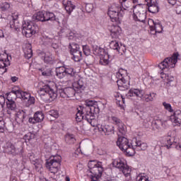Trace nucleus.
I'll use <instances>...</instances> for the list:
<instances>
[{
  "label": "nucleus",
  "mask_w": 181,
  "mask_h": 181,
  "mask_svg": "<svg viewBox=\"0 0 181 181\" xmlns=\"http://www.w3.org/2000/svg\"><path fill=\"white\" fill-rule=\"evenodd\" d=\"M75 88L79 90L80 93H83L84 88H86V83L83 81V80L79 79L76 84H75Z\"/></svg>",
  "instance_id": "37"
},
{
  "label": "nucleus",
  "mask_w": 181,
  "mask_h": 181,
  "mask_svg": "<svg viewBox=\"0 0 181 181\" xmlns=\"http://www.w3.org/2000/svg\"><path fill=\"white\" fill-rule=\"evenodd\" d=\"M173 142H175V141L173 140V137H170V135H168V138H167V144L165 146L167 149H170V148H173Z\"/></svg>",
  "instance_id": "43"
},
{
  "label": "nucleus",
  "mask_w": 181,
  "mask_h": 181,
  "mask_svg": "<svg viewBox=\"0 0 181 181\" xmlns=\"http://www.w3.org/2000/svg\"><path fill=\"white\" fill-rule=\"evenodd\" d=\"M6 105L8 108L7 114H8L9 115H11V111H16V110H18V107H16V103L13 101H11V102L7 101Z\"/></svg>",
  "instance_id": "35"
},
{
  "label": "nucleus",
  "mask_w": 181,
  "mask_h": 181,
  "mask_svg": "<svg viewBox=\"0 0 181 181\" xmlns=\"http://www.w3.org/2000/svg\"><path fill=\"white\" fill-rule=\"evenodd\" d=\"M119 2L121 3L122 7L119 6L117 8V12L119 18H121L128 12L127 9L131 8L132 4H138V0H119Z\"/></svg>",
  "instance_id": "10"
},
{
  "label": "nucleus",
  "mask_w": 181,
  "mask_h": 181,
  "mask_svg": "<svg viewBox=\"0 0 181 181\" xmlns=\"http://www.w3.org/2000/svg\"><path fill=\"white\" fill-rule=\"evenodd\" d=\"M161 148H162V146H160V145L157 144V145L156 146V147H155V151H156L157 149H159V151H160V153H162V151H160Z\"/></svg>",
  "instance_id": "62"
},
{
  "label": "nucleus",
  "mask_w": 181,
  "mask_h": 181,
  "mask_svg": "<svg viewBox=\"0 0 181 181\" xmlns=\"http://www.w3.org/2000/svg\"><path fill=\"white\" fill-rule=\"evenodd\" d=\"M156 125H157V128H159V127H160V125L163 126V123H162V122H160V120H157L155 122Z\"/></svg>",
  "instance_id": "61"
},
{
  "label": "nucleus",
  "mask_w": 181,
  "mask_h": 181,
  "mask_svg": "<svg viewBox=\"0 0 181 181\" xmlns=\"http://www.w3.org/2000/svg\"><path fill=\"white\" fill-rule=\"evenodd\" d=\"M168 4H170V5H172L173 6L176 5V2L177 0H167Z\"/></svg>",
  "instance_id": "60"
},
{
  "label": "nucleus",
  "mask_w": 181,
  "mask_h": 181,
  "mask_svg": "<svg viewBox=\"0 0 181 181\" xmlns=\"http://www.w3.org/2000/svg\"><path fill=\"white\" fill-rule=\"evenodd\" d=\"M8 151L11 153H15V152H16V149L15 148V146H11L10 148H8Z\"/></svg>",
  "instance_id": "58"
},
{
  "label": "nucleus",
  "mask_w": 181,
  "mask_h": 181,
  "mask_svg": "<svg viewBox=\"0 0 181 181\" xmlns=\"http://www.w3.org/2000/svg\"><path fill=\"white\" fill-rule=\"evenodd\" d=\"M10 28L17 31L21 29V23L18 20V16H13L12 20L10 21Z\"/></svg>",
  "instance_id": "29"
},
{
  "label": "nucleus",
  "mask_w": 181,
  "mask_h": 181,
  "mask_svg": "<svg viewBox=\"0 0 181 181\" xmlns=\"http://www.w3.org/2000/svg\"><path fill=\"white\" fill-rule=\"evenodd\" d=\"M175 11H176V13H177L178 15L181 13V4L178 6L175 4Z\"/></svg>",
  "instance_id": "56"
},
{
  "label": "nucleus",
  "mask_w": 181,
  "mask_h": 181,
  "mask_svg": "<svg viewBox=\"0 0 181 181\" xmlns=\"http://www.w3.org/2000/svg\"><path fill=\"white\" fill-rule=\"evenodd\" d=\"M119 30H121V28L118 26L112 27V29L110 30L112 39H118V37H119V35H121Z\"/></svg>",
  "instance_id": "30"
},
{
  "label": "nucleus",
  "mask_w": 181,
  "mask_h": 181,
  "mask_svg": "<svg viewBox=\"0 0 181 181\" xmlns=\"http://www.w3.org/2000/svg\"><path fill=\"white\" fill-rule=\"evenodd\" d=\"M83 50L85 56H87L85 58L86 63L91 64V63H93V56L90 55L91 54L90 47H88V45H83Z\"/></svg>",
  "instance_id": "22"
},
{
  "label": "nucleus",
  "mask_w": 181,
  "mask_h": 181,
  "mask_svg": "<svg viewBox=\"0 0 181 181\" xmlns=\"http://www.w3.org/2000/svg\"><path fill=\"white\" fill-rule=\"evenodd\" d=\"M148 23L150 26L151 30H155L156 33H162L163 27L160 23H155L153 20L149 19Z\"/></svg>",
  "instance_id": "20"
},
{
  "label": "nucleus",
  "mask_w": 181,
  "mask_h": 181,
  "mask_svg": "<svg viewBox=\"0 0 181 181\" xmlns=\"http://www.w3.org/2000/svg\"><path fill=\"white\" fill-rule=\"evenodd\" d=\"M107 15L110 16L112 22H115L117 25L121 23V18L118 14V10L115 11L112 8H109Z\"/></svg>",
  "instance_id": "19"
},
{
  "label": "nucleus",
  "mask_w": 181,
  "mask_h": 181,
  "mask_svg": "<svg viewBox=\"0 0 181 181\" xmlns=\"http://www.w3.org/2000/svg\"><path fill=\"white\" fill-rule=\"evenodd\" d=\"M49 115L50 117H53L54 118H58L59 117V112L55 110H52L48 112Z\"/></svg>",
  "instance_id": "47"
},
{
  "label": "nucleus",
  "mask_w": 181,
  "mask_h": 181,
  "mask_svg": "<svg viewBox=\"0 0 181 181\" xmlns=\"http://www.w3.org/2000/svg\"><path fill=\"white\" fill-rule=\"evenodd\" d=\"M21 97V93H19V90H11L10 93L7 94V100L9 102L16 101V98H19Z\"/></svg>",
  "instance_id": "28"
},
{
  "label": "nucleus",
  "mask_w": 181,
  "mask_h": 181,
  "mask_svg": "<svg viewBox=\"0 0 181 181\" xmlns=\"http://www.w3.org/2000/svg\"><path fill=\"white\" fill-rule=\"evenodd\" d=\"M117 84L118 89L120 90V91H125V90H128L129 88V82L127 80H117Z\"/></svg>",
  "instance_id": "27"
},
{
  "label": "nucleus",
  "mask_w": 181,
  "mask_h": 181,
  "mask_svg": "<svg viewBox=\"0 0 181 181\" xmlns=\"http://www.w3.org/2000/svg\"><path fill=\"white\" fill-rule=\"evenodd\" d=\"M62 5L64 6L65 10L69 15H70L71 12H73L74 8H76V6L69 0H63Z\"/></svg>",
  "instance_id": "25"
},
{
  "label": "nucleus",
  "mask_w": 181,
  "mask_h": 181,
  "mask_svg": "<svg viewBox=\"0 0 181 181\" xmlns=\"http://www.w3.org/2000/svg\"><path fill=\"white\" fill-rule=\"evenodd\" d=\"M117 145L121 151H125L127 148H129L131 144H129V140H128V139L124 136H120L117 139Z\"/></svg>",
  "instance_id": "18"
},
{
  "label": "nucleus",
  "mask_w": 181,
  "mask_h": 181,
  "mask_svg": "<svg viewBox=\"0 0 181 181\" xmlns=\"http://www.w3.org/2000/svg\"><path fill=\"white\" fill-rule=\"evenodd\" d=\"M132 145L136 146L138 151H145L148 148L146 143H142V141H138L136 139H133Z\"/></svg>",
  "instance_id": "24"
},
{
  "label": "nucleus",
  "mask_w": 181,
  "mask_h": 181,
  "mask_svg": "<svg viewBox=\"0 0 181 181\" xmlns=\"http://www.w3.org/2000/svg\"><path fill=\"white\" fill-rule=\"evenodd\" d=\"M45 63H53L54 62V57L51 53H47L44 58Z\"/></svg>",
  "instance_id": "41"
},
{
  "label": "nucleus",
  "mask_w": 181,
  "mask_h": 181,
  "mask_svg": "<svg viewBox=\"0 0 181 181\" xmlns=\"http://www.w3.org/2000/svg\"><path fill=\"white\" fill-rule=\"evenodd\" d=\"M109 46L110 49L117 50V52H119V43L116 40L110 41Z\"/></svg>",
  "instance_id": "40"
},
{
  "label": "nucleus",
  "mask_w": 181,
  "mask_h": 181,
  "mask_svg": "<svg viewBox=\"0 0 181 181\" xmlns=\"http://www.w3.org/2000/svg\"><path fill=\"white\" fill-rule=\"evenodd\" d=\"M156 97V93H151L149 94L144 95L143 94V98L145 100L146 103H151V101H153L155 100V98Z\"/></svg>",
  "instance_id": "36"
},
{
  "label": "nucleus",
  "mask_w": 181,
  "mask_h": 181,
  "mask_svg": "<svg viewBox=\"0 0 181 181\" xmlns=\"http://www.w3.org/2000/svg\"><path fill=\"white\" fill-rule=\"evenodd\" d=\"M0 104L5 105V96L0 95Z\"/></svg>",
  "instance_id": "59"
},
{
  "label": "nucleus",
  "mask_w": 181,
  "mask_h": 181,
  "mask_svg": "<svg viewBox=\"0 0 181 181\" xmlns=\"http://www.w3.org/2000/svg\"><path fill=\"white\" fill-rule=\"evenodd\" d=\"M33 136V134H32V133H28L24 136L23 139L25 141V142H29V141L32 139Z\"/></svg>",
  "instance_id": "53"
},
{
  "label": "nucleus",
  "mask_w": 181,
  "mask_h": 181,
  "mask_svg": "<svg viewBox=\"0 0 181 181\" xmlns=\"http://www.w3.org/2000/svg\"><path fill=\"white\" fill-rule=\"evenodd\" d=\"M117 104H119V107H122L121 104H125V99L122 98V96L118 95L117 98H116Z\"/></svg>",
  "instance_id": "48"
},
{
  "label": "nucleus",
  "mask_w": 181,
  "mask_h": 181,
  "mask_svg": "<svg viewBox=\"0 0 181 181\" xmlns=\"http://www.w3.org/2000/svg\"><path fill=\"white\" fill-rule=\"evenodd\" d=\"M65 76L74 77V76H76V71L73 68H65Z\"/></svg>",
  "instance_id": "42"
},
{
  "label": "nucleus",
  "mask_w": 181,
  "mask_h": 181,
  "mask_svg": "<svg viewBox=\"0 0 181 181\" xmlns=\"http://www.w3.org/2000/svg\"><path fill=\"white\" fill-rule=\"evenodd\" d=\"M112 121L113 124L115 125H117L118 127V136H121L122 135H125L127 134V127H125V125L121 121V119L115 116H112Z\"/></svg>",
  "instance_id": "12"
},
{
  "label": "nucleus",
  "mask_w": 181,
  "mask_h": 181,
  "mask_svg": "<svg viewBox=\"0 0 181 181\" xmlns=\"http://www.w3.org/2000/svg\"><path fill=\"white\" fill-rule=\"evenodd\" d=\"M11 81H13V83L18 81V77H16V76L11 77Z\"/></svg>",
  "instance_id": "63"
},
{
  "label": "nucleus",
  "mask_w": 181,
  "mask_h": 181,
  "mask_svg": "<svg viewBox=\"0 0 181 181\" xmlns=\"http://www.w3.org/2000/svg\"><path fill=\"white\" fill-rule=\"evenodd\" d=\"M165 78L167 80V83L168 84H170L171 83H173V81H175V77H173V76L172 75H166L165 74Z\"/></svg>",
  "instance_id": "51"
},
{
  "label": "nucleus",
  "mask_w": 181,
  "mask_h": 181,
  "mask_svg": "<svg viewBox=\"0 0 181 181\" xmlns=\"http://www.w3.org/2000/svg\"><path fill=\"white\" fill-rule=\"evenodd\" d=\"M5 128V122L4 119L0 117V129H4Z\"/></svg>",
  "instance_id": "55"
},
{
  "label": "nucleus",
  "mask_w": 181,
  "mask_h": 181,
  "mask_svg": "<svg viewBox=\"0 0 181 181\" xmlns=\"http://www.w3.org/2000/svg\"><path fill=\"white\" fill-rule=\"evenodd\" d=\"M163 107L167 110V111H169V112H173V109H172V105L169 103H166V102L163 103Z\"/></svg>",
  "instance_id": "49"
},
{
  "label": "nucleus",
  "mask_w": 181,
  "mask_h": 181,
  "mask_svg": "<svg viewBox=\"0 0 181 181\" xmlns=\"http://www.w3.org/2000/svg\"><path fill=\"white\" fill-rule=\"evenodd\" d=\"M181 111L177 110L174 112L173 115L170 116V120L172 122L175 124V125H180L181 124Z\"/></svg>",
  "instance_id": "26"
},
{
  "label": "nucleus",
  "mask_w": 181,
  "mask_h": 181,
  "mask_svg": "<svg viewBox=\"0 0 181 181\" xmlns=\"http://www.w3.org/2000/svg\"><path fill=\"white\" fill-rule=\"evenodd\" d=\"M43 119H45V115L43 114V112L37 111L34 114V116L33 117H30L28 119V122L30 124H35L39 122H42Z\"/></svg>",
  "instance_id": "16"
},
{
  "label": "nucleus",
  "mask_w": 181,
  "mask_h": 181,
  "mask_svg": "<svg viewBox=\"0 0 181 181\" xmlns=\"http://www.w3.org/2000/svg\"><path fill=\"white\" fill-rule=\"evenodd\" d=\"M11 65L9 59H8V54H3L0 55V74L6 73V67Z\"/></svg>",
  "instance_id": "13"
},
{
  "label": "nucleus",
  "mask_w": 181,
  "mask_h": 181,
  "mask_svg": "<svg viewBox=\"0 0 181 181\" xmlns=\"http://www.w3.org/2000/svg\"><path fill=\"white\" fill-rule=\"evenodd\" d=\"M18 93H20L19 98H22L24 101H27V107H30V105H33V104H35V97L30 96V93L24 92L22 90H18Z\"/></svg>",
  "instance_id": "14"
},
{
  "label": "nucleus",
  "mask_w": 181,
  "mask_h": 181,
  "mask_svg": "<svg viewBox=\"0 0 181 181\" xmlns=\"http://www.w3.org/2000/svg\"><path fill=\"white\" fill-rule=\"evenodd\" d=\"M24 54L25 59H31L32 56H33V51L32 50V45L27 44L26 47L24 49Z\"/></svg>",
  "instance_id": "32"
},
{
  "label": "nucleus",
  "mask_w": 181,
  "mask_h": 181,
  "mask_svg": "<svg viewBox=\"0 0 181 181\" xmlns=\"http://www.w3.org/2000/svg\"><path fill=\"white\" fill-rule=\"evenodd\" d=\"M147 6L148 9V12L151 13H158L159 12V7L158 6V3L156 1L153 3H147Z\"/></svg>",
  "instance_id": "31"
},
{
  "label": "nucleus",
  "mask_w": 181,
  "mask_h": 181,
  "mask_svg": "<svg viewBox=\"0 0 181 181\" xmlns=\"http://www.w3.org/2000/svg\"><path fill=\"white\" fill-rule=\"evenodd\" d=\"M137 181H149V180L148 178H146V177L145 176H141L139 175L136 178Z\"/></svg>",
  "instance_id": "54"
},
{
  "label": "nucleus",
  "mask_w": 181,
  "mask_h": 181,
  "mask_svg": "<svg viewBox=\"0 0 181 181\" xmlns=\"http://www.w3.org/2000/svg\"><path fill=\"white\" fill-rule=\"evenodd\" d=\"M98 128L102 135H112L114 134V126L111 124H99Z\"/></svg>",
  "instance_id": "15"
},
{
  "label": "nucleus",
  "mask_w": 181,
  "mask_h": 181,
  "mask_svg": "<svg viewBox=\"0 0 181 181\" xmlns=\"http://www.w3.org/2000/svg\"><path fill=\"white\" fill-rule=\"evenodd\" d=\"M103 163L99 162V164L90 170L91 175V181H98L100 176L103 175Z\"/></svg>",
  "instance_id": "11"
},
{
  "label": "nucleus",
  "mask_w": 181,
  "mask_h": 181,
  "mask_svg": "<svg viewBox=\"0 0 181 181\" xmlns=\"http://www.w3.org/2000/svg\"><path fill=\"white\" fill-rule=\"evenodd\" d=\"M5 35H4V31L2 30H0V39H2V37H4Z\"/></svg>",
  "instance_id": "64"
},
{
  "label": "nucleus",
  "mask_w": 181,
  "mask_h": 181,
  "mask_svg": "<svg viewBox=\"0 0 181 181\" xmlns=\"http://www.w3.org/2000/svg\"><path fill=\"white\" fill-rule=\"evenodd\" d=\"M38 94L40 97H45L44 100L52 103L57 98V93L62 98H73L76 95V90L71 87L64 89H58L57 91L52 88L50 86L43 82L38 83Z\"/></svg>",
  "instance_id": "1"
},
{
  "label": "nucleus",
  "mask_w": 181,
  "mask_h": 181,
  "mask_svg": "<svg viewBox=\"0 0 181 181\" xmlns=\"http://www.w3.org/2000/svg\"><path fill=\"white\" fill-rule=\"evenodd\" d=\"M9 8H11V4H9V3H8V2L3 3L0 6V9H1V11H3V12H5V11H8V9H9Z\"/></svg>",
  "instance_id": "46"
},
{
  "label": "nucleus",
  "mask_w": 181,
  "mask_h": 181,
  "mask_svg": "<svg viewBox=\"0 0 181 181\" xmlns=\"http://www.w3.org/2000/svg\"><path fill=\"white\" fill-rule=\"evenodd\" d=\"M112 165L114 168L119 169L121 172H122L123 175L125 177L124 181H132V176L131 175V168L128 165H127V162L125 160L122 158H116L113 160Z\"/></svg>",
  "instance_id": "4"
},
{
  "label": "nucleus",
  "mask_w": 181,
  "mask_h": 181,
  "mask_svg": "<svg viewBox=\"0 0 181 181\" xmlns=\"http://www.w3.org/2000/svg\"><path fill=\"white\" fill-rule=\"evenodd\" d=\"M42 76H46V77H50L52 76V69H48L42 72Z\"/></svg>",
  "instance_id": "50"
},
{
  "label": "nucleus",
  "mask_w": 181,
  "mask_h": 181,
  "mask_svg": "<svg viewBox=\"0 0 181 181\" xmlns=\"http://www.w3.org/2000/svg\"><path fill=\"white\" fill-rule=\"evenodd\" d=\"M70 53L72 54V59L74 62H81L83 60V52L80 50V45L76 42L69 45Z\"/></svg>",
  "instance_id": "9"
},
{
  "label": "nucleus",
  "mask_w": 181,
  "mask_h": 181,
  "mask_svg": "<svg viewBox=\"0 0 181 181\" xmlns=\"http://www.w3.org/2000/svg\"><path fill=\"white\" fill-rule=\"evenodd\" d=\"M26 112L23 110H18L16 114V121L19 125L25 122V119L26 118Z\"/></svg>",
  "instance_id": "23"
},
{
  "label": "nucleus",
  "mask_w": 181,
  "mask_h": 181,
  "mask_svg": "<svg viewBox=\"0 0 181 181\" xmlns=\"http://www.w3.org/2000/svg\"><path fill=\"white\" fill-rule=\"evenodd\" d=\"M76 114V121L81 122L82 119H85L89 124L95 119V114H100V107L98 103L93 100H86L84 105L77 107Z\"/></svg>",
  "instance_id": "2"
},
{
  "label": "nucleus",
  "mask_w": 181,
  "mask_h": 181,
  "mask_svg": "<svg viewBox=\"0 0 181 181\" xmlns=\"http://www.w3.org/2000/svg\"><path fill=\"white\" fill-rule=\"evenodd\" d=\"M135 149H136V146H134L132 141L129 147H127V149H124L123 152H126L127 156H134L135 155Z\"/></svg>",
  "instance_id": "34"
},
{
  "label": "nucleus",
  "mask_w": 181,
  "mask_h": 181,
  "mask_svg": "<svg viewBox=\"0 0 181 181\" xmlns=\"http://www.w3.org/2000/svg\"><path fill=\"white\" fill-rule=\"evenodd\" d=\"M110 57V55L105 56L103 59H100V64L102 66H107V64H109L110 60L108 58Z\"/></svg>",
  "instance_id": "44"
},
{
  "label": "nucleus",
  "mask_w": 181,
  "mask_h": 181,
  "mask_svg": "<svg viewBox=\"0 0 181 181\" xmlns=\"http://www.w3.org/2000/svg\"><path fill=\"white\" fill-rule=\"evenodd\" d=\"M117 77L118 80H122V81L125 80V78H124V76H122V74H121V72L119 71L117 73Z\"/></svg>",
  "instance_id": "57"
},
{
  "label": "nucleus",
  "mask_w": 181,
  "mask_h": 181,
  "mask_svg": "<svg viewBox=\"0 0 181 181\" xmlns=\"http://www.w3.org/2000/svg\"><path fill=\"white\" fill-rule=\"evenodd\" d=\"M179 57V52H175L173 54L172 57L165 58L163 62H162L158 67L161 70H165V69H173L177 63V58Z\"/></svg>",
  "instance_id": "7"
},
{
  "label": "nucleus",
  "mask_w": 181,
  "mask_h": 181,
  "mask_svg": "<svg viewBox=\"0 0 181 181\" xmlns=\"http://www.w3.org/2000/svg\"><path fill=\"white\" fill-rule=\"evenodd\" d=\"M86 12H88L90 13V12H91L93 11V9H94V6L91 4H87L86 5Z\"/></svg>",
  "instance_id": "52"
},
{
  "label": "nucleus",
  "mask_w": 181,
  "mask_h": 181,
  "mask_svg": "<svg viewBox=\"0 0 181 181\" xmlns=\"http://www.w3.org/2000/svg\"><path fill=\"white\" fill-rule=\"evenodd\" d=\"M33 19L37 22H52V23H60L62 16L57 17L54 13L45 11H39L33 16Z\"/></svg>",
  "instance_id": "3"
},
{
  "label": "nucleus",
  "mask_w": 181,
  "mask_h": 181,
  "mask_svg": "<svg viewBox=\"0 0 181 181\" xmlns=\"http://www.w3.org/2000/svg\"><path fill=\"white\" fill-rule=\"evenodd\" d=\"M28 158L31 163L35 166V169H40V168H42V160H40V158L35 153H28Z\"/></svg>",
  "instance_id": "17"
},
{
  "label": "nucleus",
  "mask_w": 181,
  "mask_h": 181,
  "mask_svg": "<svg viewBox=\"0 0 181 181\" xmlns=\"http://www.w3.org/2000/svg\"><path fill=\"white\" fill-rule=\"evenodd\" d=\"M98 165H100V162H98L96 160H90L88 163V167L89 168V170H91Z\"/></svg>",
  "instance_id": "45"
},
{
  "label": "nucleus",
  "mask_w": 181,
  "mask_h": 181,
  "mask_svg": "<svg viewBox=\"0 0 181 181\" xmlns=\"http://www.w3.org/2000/svg\"><path fill=\"white\" fill-rule=\"evenodd\" d=\"M56 76L59 78H64L66 77V67L59 66L56 69Z\"/></svg>",
  "instance_id": "33"
},
{
  "label": "nucleus",
  "mask_w": 181,
  "mask_h": 181,
  "mask_svg": "<svg viewBox=\"0 0 181 181\" xmlns=\"http://www.w3.org/2000/svg\"><path fill=\"white\" fill-rule=\"evenodd\" d=\"M47 42L53 49H59V44H57V40L56 38H47Z\"/></svg>",
  "instance_id": "39"
},
{
  "label": "nucleus",
  "mask_w": 181,
  "mask_h": 181,
  "mask_svg": "<svg viewBox=\"0 0 181 181\" xmlns=\"http://www.w3.org/2000/svg\"><path fill=\"white\" fill-rule=\"evenodd\" d=\"M65 141L66 142V144H74V142H76V136H74V134H66L65 136Z\"/></svg>",
  "instance_id": "38"
},
{
  "label": "nucleus",
  "mask_w": 181,
  "mask_h": 181,
  "mask_svg": "<svg viewBox=\"0 0 181 181\" xmlns=\"http://www.w3.org/2000/svg\"><path fill=\"white\" fill-rule=\"evenodd\" d=\"M23 28V35H25L26 37H31L33 35L39 30V26L33 24L32 23H25L22 25Z\"/></svg>",
  "instance_id": "8"
},
{
  "label": "nucleus",
  "mask_w": 181,
  "mask_h": 181,
  "mask_svg": "<svg viewBox=\"0 0 181 181\" xmlns=\"http://www.w3.org/2000/svg\"><path fill=\"white\" fill-rule=\"evenodd\" d=\"M146 9L148 6L142 4H138L134 7L133 19L135 22H145L146 19Z\"/></svg>",
  "instance_id": "5"
},
{
  "label": "nucleus",
  "mask_w": 181,
  "mask_h": 181,
  "mask_svg": "<svg viewBox=\"0 0 181 181\" xmlns=\"http://www.w3.org/2000/svg\"><path fill=\"white\" fill-rule=\"evenodd\" d=\"M126 95L128 97V98H129V97H137L138 98H142L144 97V90L132 88L129 90Z\"/></svg>",
  "instance_id": "21"
},
{
  "label": "nucleus",
  "mask_w": 181,
  "mask_h": 181,
  "mask_svg": "<svg viewBox=\"0 0 181 181\" xmlns=\"http://www.w3.org/2000/svg\"><path fill=\"white\" fill-rule=\"evenodd\" d=\"M62 163V156H54L50 157L49 160L46 162V168L53 173L56 175L60 169V165Z\"/></svg>",
  "instance_id": "6"
}]
</instances>
